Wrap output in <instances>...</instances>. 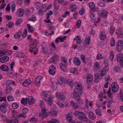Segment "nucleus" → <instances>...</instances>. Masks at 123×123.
Wrapping results in <instances>:
<instances>
[{"mask_svg": "<svg viewBox=\"0 0 123 123\" xmlns=\"http://www.w3.org/2000/svg\"><path fill=\"white\" fill-rule=\"evenodd\" d=\"M76 8V6L74 4H72L71 6V12H74L75 11Z\"/></svg>", "mask_w": 123, "mask_h": 123, "instance_id": "nucleus-40", "label": "nucleus"}, {"mask_svg": "<svg viewBox=\"0 0 123 123\" xmlns=\"http://www.w3.org/2000/svg\"><path fill=\"white\" fill-rule=\"evenodd\" d=\"M59 121L58 120L53 118L48 122V123H59Z\"/></svg>", "mask_w": 123, "mask_h": 123, "instance_id": "nucleus-36", "label": "nucleus"}, {"mask_svg": "<svg viewBox=\"0 0 123 123\" xmlns=\"http://www.w3.org/2000/svg\"><path fill=\"white\" fill-rule=\"evenodd\" d=\"M12 90V88L10 87H6L5 90L6 94H8L11 93Z\"/></svg>", "mask_w": 123, "mask_h": 123, "instance_id": "nucleus-38", "label": "nucleus"}, {"mask_svg": "<svg viewBox=\"0 0 123 123\" xmlns=\"http://www.w3.org/2000/svg\"><path fill=\"white\" fill-rule=\"evenodd\" d=\"M57 86V83L55 82H53L51 84V87L52 88H54L56 87Z\"/></svg>", "mask_w": 123, "mask_h": 123, "instance_id": "nucleus-64", "label": "nucleus"}, {"mask_svg": "<svg viewBox=\"0 0 123 123\" xmlns=\"http://www.w3.org/2000/svg\"><path fill=\"white\" fill-rule=\"evenodd\" d=\"M7 84L8 86L11 85V84L14 85L15 84V81L10 80H8L6 81Z\"/></svg>", "mask_w": 123, "mask_h": 123, "instance_id": "nucleus-37", "label": "nucleus"}, {"mask_svg": "<svg viewBox=\"0 0 123 123\" xmlns=\"http://www.w3.org/2000/svg\"><path fill=\"white\" fill-rule=\"evenodd\" d=\"M27 28L30 32H32L33 31L34 29L31 25L28 24L27 25Z\"/></svg>", "mask_w": 123, "mask_h": 123, "instance_id": "nucleus-42", "label": "nucleus"}, {"mask_svg": "<svg viewBox=\"0 0 123 123\" xmlns=\"http://www.w3.org/2000/svg\"><path fill=\"white\" fill-rule=\"evenodd\" d=\"M74 86L75 88L80 91L82 90L83 88V87L81 84L77 82H74Z\"/></svg>", "mask_w": 123, "mask_h": 123, "instance_id": "nucleus-9", "label": "nucleus"}, {"mask_svg": "<svg viewBox=\"0 0 123 123\" xmlns=\"http://www.w3.org/2000/svg\"><path fill=\"white\" fill-rule=\"evenodd\" d=\"M109 70V68L106 66L105 67L100 71V76H103L107 73Z\"/></svg>", "mask_w": 123, "mask_h": 123, "instance_id": "nucleus-12", "label": "nucleus"}, {"mask_svg": "<svg viewBox=\"0 0 123 123\" xmlns=\"http://www.w3.org/2000/svg\"><path fill=\"white\" fill-rule=\"evenodd\" d=\"M72 94L73 98L76 99L77 98H80L79 95L78 94L77 92L76 91H74Z\"/></svg>", "mask_w": 123, "mask_h": 123, "instance_id": "nucleus-32", "label": "nucleus"}, {"mask_svg": "<svg viewBox=\"0 0 123 123\" xmlns=\"http://www.w3.org/2000/svg\"><path fill=\"white\" fill-rule=\"evenodd\" d=\"M67 58L64 57L61 58V63L60 64V68L61 70L64 72H67L68 71V69L67 67Z\"/></svg>", "mask_w": 123, "mask_h": 123, "instance_id": "nucleus-2", "label": "nucleus"}, {"mask_svg": "<svg viewBox=\"0 0 123 123\" xmlns=\"http://www.w3.org/2000/svg\"><path fill=\"white\" fill-rule=\"evenodd\" d=\"M110 55L109 56V59L110 61H112L114 57V55L113 51L112 50L110 51Z\"/></svg>", "mask_w": 123, "mask_h": 123, "instance_id": "nucleus-35", "label": "nucleus"}, {"mask_svg": "<svg viewBox=\"0 0 123 123\" xmlns=\"http://www.w3.org/2000/svg\"><path fill=\"white\" fill-rule=\"evenodd\" d=\"M27 30L26 29H25V31L23 34L22 35V37L23 38H25V37L26 36L27 34Z\"/></svg>", "mask_w": 123, "mask_h": 123, "instance_id": "nucleus-63", "label": "nucleus"}, {"mask_svg": "<svg viewBox=\"0 0 123 123\" xmlns=\"http://www.w3.org/2000/svg\"><path fill=\"white\" fill-rule=\"evenodd\" d=\"M103 58V57L101 54L99 53L98 54L96 57V58L97 60H98L101 59H102Z\"/></svg>", "mask_w": 123, "mask_h": 123, "instance_id": "nucleus-62", "label": "nucleus"}, {"mask_svg": "<svg viewBox=\"0 0 123 123\" xmlns=\"http://www.w3.org/2000/svg\"><path fill=\"white\" fill-rule=\"evenodd\" d=\"M65 80L64 78L61 77L58 80V82L59 83L62 84V83H65Z\"/></svg>", "mask_w": 123, "mask_h": 123, "instance_id": "nucleus-49", "label": "nucleus"}, {"mask_svg": "<svg viewBox=\"0 0 123 123\" xmlns=\"http://www.w3.org/2000/svg\"><path fill=\"white\" fill-rule=\"evenodd\" d=\"M66 118L68 121L73 119L72 114L70 113L66 114Z\"/></svg>", "mask_w": 123, "mask_h": 123, "instance_id": "nucleus-33", "label": "nucleus"}, {"mask_svg": "<svg viewBox=\"0 0 123 123\" xmlns=\"http://www.w3.org/2000/svg\"><path fill=\"white\" fill-rule=\"evenodd\" d=\"M1 2H2V4L0 6V8L1 9H3L5 7L6 4L5 0H0V3Z\"/></svg>", "mask_w": 123, "mask_h": 123, "instance_id": "nucleus-41", "label": "nucleus"}, {"mask_svg": "<svg viewBox=\"0 0 123 123\" xmlns=\"http://www.w3.org/2000/svg\"><path fill=\"white\" fill-rule=\"evenodd\" d=\"M73 62L74 64L76 66H79L81 64L80 60L78 58H75L73 60Z\"/></svg>", "mask_w": 123, "mask_h": 123, "instance_id": "nucleus-26", "label": "nucleus"}, {"mask_svg": "<svg viewBox=\"0 0 123 123\" xmlns=\"http://www.w3.org/2000/svg\"><path fill=\"white\" fill-rule=\"evenodd\" d=\"M92 105L91 103L89 102L87 99H86L85 100V107L88 109H89V106L92 107Z\"/></svg>", "mask_w": 123, "mask_h": 123, "instance_id": "nucleus-23", "label": "nucleus"}, {"mask_svg": "<svg viewBox=\"0 0 123 123\" xmlns=\"http://www.w3.org/2000/svg\"><path fill=\"white\" fill-rule=\"evenodd\" d=\"M42 112L39 114V116L43 117H47L48 115L47 110L45 108H42L41 109Z\"/></svg>", "mask_w": 123, "mask_h": 123, "instance_id": "nucleus-10", "label": "nucleus"}, {"mask_svg": "<svg viewBox=\"0 0 123 123\" xmlns=\"http://www.w3.org/2000/svg\"><path fill=\"white\" fill-rule=\"evenodd\" d=\"M42 79V77L41 76H38L36 78L35 80L33 82L34 85H36V86H39L40 85V82Z\"/></svg>", "mask_w": 123, "mask_h": 123, "instance_id": "nucleus-6", "label": "nucleus"}, {"mask_svg": "<svg viewBox=\"0 0 123 123\" xmlns=\"http://www.w3.org/2000/svg\"><path fill=\"white\" fill-rule=\"evenodd\" d=\"M18 107V105L16 103H13L12 105V107L14 109H17Z\"/></svg>", "mask_w": 123, "mask_h": 123, "instance_id": "nucleus-51", "label": "nucleus"}, {"mask_svg": "<svg viewBox=\"0 0 123 123\" xmlns=\"http://www.w3.org/2000/svg\"><path fill=\"white\" fill-rule=\"evenodd\" d=\"M29 51L31 54L33 53L34 55H35L37 53L38 49L34 47L30 49Z\"/></svg>", "mask_w": 123, "mask_h": 123, "instance_id": "nucleus-27", "label": "nucleus"}, {"mask_svg": "<svg viewBox=\"0 0 123 123\" xmlns=\"http://www.w3.org/2000/svg\"><path fill=\"white\" fill-rule=\"evenodd\" d=\"M44 99L48 105H51L53 101L54 97L49 92H43Z\"/></svg>", "mask_w": 123, "mask_h": 123, "instance_id": "nucleus-1", "label": "nucleus"}, {"mask_svg": "<svg viewBox=\"0 0 123 123\" xmlns=\"http://www.w3.org/2000/svg\"><path fill=\"white\" fill-rule=\"evenodd\" d=\"M0 68L2 70L5 72L8 71L9 69L8 67L5 65H1L0 67Z\"/></svg>", "mask_w": 123, "mask_h": 123, "instance_id": "nucleus-25", "label": "nucleus"}, {"mask_svg": "<svg viewBox=\"0 0 123 123\" xmlns=\"http://www.w3.org/2000/svg\"><path fill=\"white\" fill-rule=\"evenodd\" d=\"M88 5L89 6L91 9H93L94 8L95 6L93 2H90L89 3Z\"/></svg>", "mask_w": 123, "mask_h": 123, "instance_id": "nucleus-43", "label": "nucleus"}, {"mask_svg": "<svg viewBox=\"0 0 123 123\" xmlns=\"http://www.w3.org/2000/svg\"><path fill=\"white\" fill-rule=\"evenodd\" d=\"M28 101L27 98H23L21 100V103L25 105H26Z\"/></svg>", "mask_w": 123, "mask_h": 123, "instance_id": "nucleus-39", "label": "nucleus"}, {"mask_svg": "<svg viewBox=\"0 0 123 123\" xmlns=\"http://www.w3.org/2000/svg\"><path fill=\"white\" fill-rule=\"evenodd\" d=\"M10 5L8 4L6 8V11L7 13H9L10 12Z\"/></svg>", "mask_w": 123, "mask_h": 123, "instance_id": "nucleus-60", "label": "nucleus"}, {"mask_svg": "<svg viewBox=\"0 0 123 123\" xmlns=\"http://www.w3.org/2000/svg\"><path fill=\"white\" fill-rule=\"evenodd\" d=\"M37 119L36 118L32 117L30 120V121L31 123L36 122L37 121Z\"/></svg>", "mask_w": 123, "mask_h": 123, "instance_id": "nucleus-55", "label": "nucleus"}, {"mask_svg": "<svg viewBox=\"0 0 123 123\" xmlns=\"http://www.w3.org/2000/svg\"><path fill=\"white\" fill-rule=\"evenodd\" d=\"M24 13V10L22 8H20L17 10L16 14L18 17H20L23 16Z\"/></svg>", "mask_w": 123, "mask_h": 123, "instance_id": "nucleus-11", "label": "nucleus"}, {"mask_svg": "<svg viewBox=\"0 0 123 123\" xmlns=\"http://www.w3.org/2000/svg\"><path fill=\"white\" fill-rule=\"evenodd\" d=\"M74 80L71 79H68L67 81V84L71 88L73 87L74 85Z\"/></svg>", "mask_w": 123, "mask_h": 123, "instance_id": "nucleus-16", "label": "nucleus"}, {"mask_svg": "<svg viewBox=\"0 0 123 123\" xmlns=\"http://www.w3.org/2000/svg\"><path fill=\"white\" fill-rule=\"evenodd\" d=\"M90 36H86V39L85 41L86 44H89L90 43Z\"/></svg>", "mask_w": 123, "mask_h": 123, "instance_id": "nucleus-48", "label": "nucleus"}, {"mask_svg": "<svg viewBox=\"0 0 123 123\" xmlns=\"http://www.w3.org/2000/svg\"><path fill=\"white\" fill-rule=\"evenodd\" d=\"M93 70L95 72L98 71L101 69V67L99 63L98 62H95L93 67Z\"/></svg>", "mask_w": 123, "mask_h": 123, "instance_id": "nucleus-8", "label": "nucleus"}, {"mask_svg": "<svg viewBox=\"0 0 123 123\" xmlns=\"http://www.w3.org/2000/svg\"><path fill=\"white\" fill-rule=\"evenodd\" d=\"M6 107L4 106L3 105H1L0 106V111H2L4 113H6Z\"/></svg>", "mask_w": 123, "mask_h": 123, "instance_id": "nucleus-47", "label": "nucleus"}, {"mask_svg": "<svg viewBox=\"0 0 123 123\" xmlns=\"http://www.w3.org/2000/svg\"><path fill=\"white\" fill-rule=\"evenodd\" d=\"M57 59L56 56L51 58L50 59L49 61L50 63H54L56 62L57 61Z\"/></svg>", "mask_w": 123, "mask_h": 123, "instance_id": "nucleus-30", "label": "nucleus"}, {"mask_svg": "<svg viewBox=\"0 0 123 123\" xmlns=\"http://www.w3.org/2000/svg\"><path fill=\"white\" fill-rule=\"evenodd\" d=\"M83 113L82 112H79L77 111H75L74 113V114L76 116H78L81 115V113Z\"/></svg>", "mask_w": 123, "mask_h": 123, "instance_id": "nucleus-59", "label": "nucleus"}, {"mask_svg": "<svg viewBox=\"0 0 123 123\" xmlns=\"http://www.w3.org/2000/svg\"><path fill=\"white\" fill-rule=\"evenodd\" d=\"M56 71V67L54 65H52L50 66L48 70L49 73L50 74L52 75L55 74Z\"/></svg>", "mask_w": 123, "mask_h": 123, "instance_id": "nucleus-7", "label": "nucleus"}, {"mask_svg": "<svg viewBox=\"0 0 123 123\" xmlns=\"http://www.w3.org/2000/svg\"><path fill=\"white\" fill-rule=\"evenodd\" d=\"M107 94L108 96V98L110 99H112L113 97V92H112V93H111V91L110 87L109 88L108 92H107Z\"/></svg>", "mask_w": 123, "mask_h": 123, "instance_id": "nucleus-20", "label": "nucleus"}, {"mask_svg": "<svg viewBox=\"0 0 123 123\" xmlns=\"http://www.w3.org/2000/svg\"><path fill=\"white\" fill-rule=\"evenodd\" d=\"M123 31L121 29H119L117 30L116 31V34L118 37H121L123 36Z\"/></svg>", "mask_w": 123, "mask_h": 123, "instance_id": "nucleus-17", "label": "nucleus"}, {"mask_svg": "<svg viewBox=\"0 0 123 123\" xmlns=\"http://www.w3.org/2000/svg\"><path fill=\"white\" fill-rule=\"evenodd\" d=\"M59 39L60 40L61 42H63L66 39V37L60 36L58 37Z\"/></svg>", "mask_w": 123, "mask_h": 123, "instance_id": "nucleus-61", "label": "nucleus"}, {"mask_svg": "<svg viewBox=\"0 0 123 123\" xmlns=\"http://www.w3.org/2000/svg\"><path fill=\"white\" fill-rule=\"evenodd\" d=\"M113 70L116 73H120V69L119 66H115L113 68Z\"/></svg>", "mask_w": 123, "mask_h": 123, "instance_id": "nucleus-31", "label": "nucleus"}, {"mask_svg": "<svg viewBox=\"0 0 123 123\" xmlns=\"http://www.w3.org/2000/svg\"><path fill=\"white\" fill-rule=\"evenodd\" d=\"M89 117L92 120H95L96 117L94 113L91 111H90L89 113Z\"/></svg>", "mask_w": 123, "mask_h": 123, "instance_id": "nucleus-19", "label": "nucleus"}, {"mask_svg": "<svg viewBox=\"0 0 123 123\" xmlns=\"http://www.w3.org/2000/svg\"><path fill=\"white\" fill-rule=\"evenodd\" d=\"M41 62L40 60L38 59L37 61L35 63L33 64V66L34 67H37V66L39 65V64Z\"/></svg>", "mask_w": 123, "mask_h": 123, "instance_id": "nucleus-58", "label": "nucleus"}, {"mask_svg": "<svg viewBox=\"0 0 123 123\" xmlns=\"http://www.w3.org/2000/svg\"><path fill=\"white\" fill-rule=\"evenodd\" d=\"M108 14L107 12L105 10H102L101 12V15L103 18H106Z\"/></svg>", "mask_w": 123, "mask_h": 123, "instance_id": "nucleus-28", "label": "nucleus"}, {"mask_svg": "<svg viewBox=\"0 0 123 123\" xmlns=\"http://www.w3.org/2000/svg\"><path fill=\"white\" fill-rule=\"evenodd\" d=\"M85 11V9L83 8H82L79 11V13L80 15H83L84 14Z\"/></svg>", "mask_w": 123, "mask_h": 123, "instance_id": "nucleus-54", "label": "nucleus"}, {"mask_svg": "<svg viewBox=\"0 0 123 123\" xmlns=\"http://www.w3.org/2000/svg\"><path fill=\"white\" fill-rule=\"evenodd\" d=\"M50 114L52 116L56 117L57 115V113L55 111H52L50 112Z\"/></svg>", "mask_w": 123, "mask_h": 123, "instance_id": "nucleus-44", "label": "nucleus"}, {"mask_svg": "<svg viewBox=\"0 0 123 123\" xmlns=\"http://www.w3.org/2000/svg\"><path fill=\"white\" fill-rule=\"evenodd\" d=\"M9 60V57L7 56H4L0 58V62L3 63L7 62Z\"/></svg>", "mask_w": 123, "mask_h": 123, "instance_id": "nucleus-18", "label": "nucleus"}, {"mask_svg": "<svg viewBox=\"0 0 123 123\" xmlns=\"http://www.w3.org/2000/svg\"><path fill=\"white\" fill-rule=\"evenodd\" d=\"M70 103L72 107L74 109H77L79 106V105L77 103H75L73 100L71 101Z\"/></svg>", "mask_w": 123, "mask_h": 123, "instance_id": "nucleus-24", "label": "nucleus"}, {"mask_svg": "<svg viewBox=\"0 0 123 123\" xmlns=\"http://www.w3.org/2000/svg\"><path fill=\"white\" fill-rule=\"evenodd\" d=\"M76 42L77 44H79L80 43L81 40V37L80 36L78 35L76 37Z\"/></svg>", "mask_w": 123, "mask_h": 123, "instance_id": "nucleus-45", "label": "nucleus"}, {"mask_svg": "<svg viewBox=\"0 0 123 123\" xmlns=\"http://www.w3.org/2000/svg\"><path fill=\"white\" fill-rule=\"evenodd\" d=\"M39 105L42 108H44L45 106V105L44 102L43 100L40 101Z\"/></svg>", "mask_w": 123, "mask_h": 123, "instance_id": "nucleus-46", "label": "nucleus"}, {"mask_svg": "<svg viewBox=\"0 0 123 123\" xmlns=\"http://www.w3.org/2000/svg\"><path fill=\"white\" fill-rule=\"evenodd\" d=\"M36 19V17L34 15H32L31 17L28 20L30 21H35Z\"/></svg>", "mask_w": 123, "mask_h": 123, "instance_id": "nucleus-53", "label": "nucleus"}, {"mask_svg": "<svg viewBox=\"0 0 123 123\" xmlns=\"http://www.w3.org/2000/svg\"><path fill=\"white\" fill-rule=\"evenodd\" d=\"M94 76L95 77L94 81L96 83H97L99 80L98 74L97 73H95L94 74Z\"/></svg>", "mask_w": 123, "mask_h": 123, "instance_id": "nucleus-34", "label": "nucleus"}, {"mask_svg": "<svg viewBox=\"0 0 123 123\" xmlns=\"http://www.w3.org/2000/svg\"><path fill=\"white\" fill-rule=\"evenodd\" d=\"M117 60L119 62L121 67H123V55L121 53H119L117 55Z\"/></svg>", "mask_w": 123, "mask_h": 123, "instance_id": "nucleus-4", "label": "nucleus"}, {"mask_svg": "<svg viewBox=\"0 0 123 123\" xmlns=\"http://www.w3.org/2000/svg\"><path fill=\"white\" fill-rule=\"evenodd\" d=\"M27 103L30 105H32L35 103V100L32 96L29 97L27 98Z\"/></svg>", "mask_w": 123, "mask_h": 123, "instance_id": "nucleus-14", "label": "nucleus"}, {"mask_svg": "<svg viewBox=\"0 0 123 123\" xmlns=\"http://www.w3.org/2000/svg\"><path fill=\"white\" fill-rule=\"evenodd\" d=\"M76 100L78 102L80 105H81L83 104V101L80 100V98H77L76 99Z\"/></svg>", "mask_w": 123, "mask_h": 123, "instance_id": "nucleus-57", "label": "nucleus"}, {"mask_svg": "<svg viewBox=\"0 0 123 123\" xmlns=\"http://www.w3.org/2000/svg\"><path fill=\"white\" fill-rule=\"evenodd\" d=\"M56 97L60 99H64L65 98V97L64 95L62 93L57 92L55 93Z\"/></svg>", "mask_w": 123, "mask_h": 123, "instance_id": "nucleus-13", "label": "nucleus"}, {"mask_svg": "<svg viewBox=\"0 0 123 123\" xmlns=\"http://www.w3.org/2000/svg\"><path fill=\"white\" fill-rule=\"evenodd\" d=\"M111 89L113 92H117L119 88V86L116 82H113L111 84Z\"/></svg>", "mask_w": 123, "mask_h": 123, "instance_id": "nucleus-5", "label": "nucleus"}, {"mask_svg": "<svg viewBox=\"0 0 123 123\" xmlns=\"http://www.w3.org/2000/svg\"><path fill=\"white\" fill-rule=\"evenodd\" d=\"M22 34L21 30H19L18 33H16L14 35V37L16 39L19 38H20Z\"/></svg>", "mask_w": 123, "mask_h": 123, "instance_id": "nucleus-22", "label": "nucleus"}, {"mask_svg": "<svg viewBox=\"0 0 123 123\" xmlns=\"http://www.w3.org/2000/svg\"><path fill=\"white\" fill-rule=\"evenodd\" d=\"M70 73H72L75 75H77L78 73V70L77 68H71L70 69Z\"/></svg>", "mask_w": 123, "mask_h": 123, "instance_id": "nucleus-29", "label": "nucleus"}, {"mask_svg": "<svg viewBox=\"0 0 123 123\" xmlns=\"http://www.w3.org/2000/svg\"><path fill=\"white\" fill-rule=\"evenodd\" d=\"M95 113L98 115L100 116H101L102 115V113L100 110L98 109H96L95 110Z\"/></svg>", "mask_w": 123, "mask_h": 123, "instance_id": "nucleus-52", "label": "nucleus"}, {"mask_svg": "<svg viewBox=\"0 0 123 123\" xmlns=\"http://www.w3.org/2000/svg\"><path fill=\"white\" fill-rule=\"evenodd\" d=\"M99 38L101 40H104L106 38V35L104 31H100L99 36Z\"/></svg>", "mask_w": 123, "mask_h": 123, "instance_id": "nucleus-15", "label": "nucleus"}, {"mask_svg": "<svg viewBox=\"0 0 123 123\" xmlns=\"http://www.w3.org/2000/svg\"><path fill=\"white\" fill-rule=\"evenodd\" d=\"M110 44L111 47L114 46L115 45V41L114 38H112L110 41Z\"/></svg>", "mask_w": 123, "mask_h": 123, "instance_id": "nucleus-50", "label": "nucleus"}, {"mask_svg": "<svg viewBox=\"0 0 123 123\" xmlns=\"http://www.w3.org/2000/svg\"><path fill=\"white\" fill-rule=\"evenodd\" d=\"M9 123H18V121L16 119H13L8 121Z\"/></svg>", "mask_w": 123, "mask_h": 123, "instance_id": "nucleus-56", "label": "nucleus"}, {"mask_svg": "<svg viewBox=\"0 0 123 123\" xmlns=\"http://www.w3.org/2000/svg\"><path fill=\"white\" fill-rule=\"evenodd\" d=\"M78 118L79 120L84 122H87L88 119L86 114L83 112L81 113V115L79 116Z\"/></svg>", "mask_w": 123, "mask_h": 123, "instance_id": "nucleus-3", "label": "nucleus"}, {"mask_svg": "<svg viewBox=\"0 0 123 123\" xmlns=\"http://www.w3.org/2000/svg\"><path fill=\"white\" fill-rule=\"evenodd\" d=\"M31 82L30 79L25 80L23 83V85L24 87H26L30 85Z\"/></svg>", "mask_w": 123, "mask_h": 123, "instance_id": "nucleus-21", "label": "nucleus"}]
</instances>
